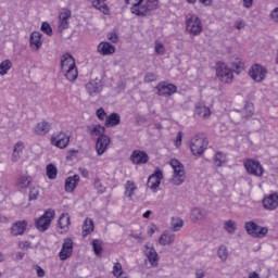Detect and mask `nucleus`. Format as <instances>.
Here are the masks:
<instances>
[{
    "label": "nucleus",
    "mask_w": 278,
    "mask_h": 278,
    "mask_svg": "<svg viewBox=\"0 0 278 278\" xmlns=\"http://www.w3.org/2000/svg\"><path fill=\"white\" fill-rule=\"evenodd\" d=\"M125 3L132 5L130 12L136 16H147L151 10L160 8V0H147L146 3L144 0H125Z\"/></svg>",
    "instance_id": "nucleus-1"
},
{
    "label": "nucleus",
    "mask_w": 278,
    "mask_h": 278,
    "mask_svg": "<svg viewBox=\"0 0 278 278\" xmlns=\"http://www.w3.org/2000/svg\"><path fill=\"white\" fill-rule=\"evenodd\" d=\"M61 71L68 81L77 79L79 72L77 71V65H75V59L71 54H64L61 58Z\"/></svg>",
    "instance_id": "nucleus-2"
},
{
    "label": "nucleus",
    "mask_w": 278,
    "mask_h": 278,
    "mask_svg": "<svg viewBox=\"0 0 278 278\" xmlns=\"http://www.w3.org/2000/svg\"><path fill=\"white\" fill-rule=\"evenodd\" d=\"M169 165L173 168L170 184L174 186H181L184 181H186V167H184V164L176 159H172Z\"/></svg>",
    "instance_id": "nucleus-3"
},
{
    "label": "nucleus",
    "mask_w": 278,
    "mask_h": 278,
    "mask_svg": "<svg viewBox=\"0 0 278 278\" xmlns=\"http://www.w3.org/2000/svg\"><path fill=\"white\" fill-rule=\"evenodd\" d=\"M55 218V210L48 208L40 217L35 219V226L38 231H47Z\"/></svg>",
    "instance_id": "nucleus-4"
},
{
    "label": "nucleus",
    "mask_w": 278,
    "mask_h": 278,
    "mask_svg": "<svg viewBox=\"0 0 278 278\" xmlns=\"http://www.w3.org/2000/svg\"><path fill=\"white\" fill-rule=\"evenodd\" d=\"M186 29L191 36H199L203 31V24L199 16L194 14L187 15Z\"/></svg>",
    "instance_id": "nucleus-5"
},
{
    "label": "nucleus",
    "mask_w": 278,
    "mask_h": 278,
    "mask_svg": "<svg viewBox=\"0 0 278 278\" xmlns=\"http://www.w3.org/2000/svg\"><path fill=\"white\" fill-rule=\"evenodd\" d=\"M50 142L52 147H56V149H66L71 142V135L62 130L53 132L51 135Z\"/></svg>",
    "instance_id": "nucleus-6"
},
{
    "label": "nucleus",
    "mask_w": 278,
    "mask_h": 278,
    "mask_svg": "<svg viewBox=\"0 0 278 278\" xmlns=\"http://www.w3.org/2000/svg\"><path fill=\"white\" fill-rule=\"evenodd\" d=\"M216 77L222 84H231L233 81V70L228 67L225 63H217Z\"/></svg>",
    "instance_id": "nucleus-7"
},
{
    "label": "nucleus",
    "mask_w": 278,
    "mask_h": 278,
    "mask_svg": "<svg viewBox=\"0 0 278 278\" xmlns=\"http://www.w3.org/2000/svg\"><path fill=\"white\" fill-rule=\"evenodd\" d=\"M249 76L257 84L265 81L268 77V68L262 64H253L249 70Z\"/></svg>",
    "instance_id": "nucleus-8"
},
{
    "label": "nucleus",
    "mask_w": 278,
    "mask_h": 278,
    "mask_svg": "<svg viewBox=\"0 0 278 278\" xmlns=\"http://www.w3.org/2000/svg\"><path fill=\"white\" fill-rule=\"evenodd\" d=\"M208 141L205 137L195 136L191 139L190 150L192 155H203L207 149Z\"/></svg>",
    "instance_id": "nucleus-9"
},
{
    "label": "nucleus",
    "mask_w": 278,
    "mask_h": 278,
    "mask_svg": "<svg viewBox=\"0 0 278 278\" xmlns=\"http://www.w3.org/2000/svg\"><path fill=\"white\" fill-rule=\"evenodd\" d=\"M244 167L250 175H254L255 177H262L264 175V167H262L260 161L248 159L244 161Z\"/></svg>",
    "instance_id": "nucleus-10"
},
{
    "label": "nucleus",
    "mask_w": 278,
    "mask_h": 278,
    "mask_svg": "<svg viewBox=\"0 0 278 278\" xmlns=\"http://www.w3.org/2000/svg\"><path fill=\"white\" fill-rule=\"evenodd\" d=\"M245 229L249 236L253 238H264L268 233V228L257 226L254 222H249L245 224Z\"/></svg>",
    "instance_id": "nucleus-11"
},
{
    "label": "nucleus",
    "mask_w": 278,
    "mask_h": 278,
    "mask_svg": "<svg viewBox=\"0 0 278 278\" xmlns=\"http://www.w3.org/2000/svg\"><path fill=\"white\" fill-rule=\"evenodd\" d=\"M85 88L89 97H97V94L103 92V80H101L100 78L90 79L86 84Z\"/></svg>",
    "instance_id": "nucleus-12"
},
{
    "label": "nucleus",
    "mask_w": 278,
    "mask_h": 278,
    "mask_svg": "<svg viewBox=\"0 0 278 278\" xmlns=\"http://www.w3.org/2000/svg\"><path fill=\"white\" fill-rule=\"evenodd\" d=\"M71 255H73V239L66 238L63 240L61 251L59 252V257L61 262H65V260H68Z\"/></svg>",
    "instance_id": "nucleus-13"
},
{
    "label": "nucleus",
    "mask_w": 278,
    "mask_h": 278,
    "mask_svg": "<svg viewBox=\"0 0 278 278\" xmlns=\"http://www.w3.org/2000/svg\"><path fill=\"white\" fill-rule=\"evenodd\" d=\"M110 142H112V140L106 135H102L98 138L96 142V151L98 155H103V153L110 149Z\"/></svg>",
    "instance_id": "nucleus-14"
},
{
    "label": "nucleus",
    "mask_w": 278,
    "mask_h": 278,
    "mask_svg": "<svg viewBox=\"0 0 278 278\" xmlns=\"http://www.w3.org/2000/svg\"><path fill=\"white\" fill-rule=\"evenodd\" d=\"M157 94L161 97H170V94H175L177 92V86L168 83H161L156 87Z\"/></svg>",
    "instance_id": "nucleus-15"
},
{
    "label": "nucleus",
    "mask_w": 278,
    "mask_h": 278,
    "mask_svg": "<svg viewBox=\"0 0 278 278\" xmlns=\"http://www.w3.org/2000/svg\"><path fill=\"white\" fill-rule=\"evenodd\" d=\"M162 179H164V174H162V172L160 170H156L149 177L148 188H150V190H157V188H160V185L162 184Z\"/></svg>",
    "instance_id": "nucleus-16"
},
{
    "label": "nucleus",
    "mask_w": 278,
    "mask_h": 278,
    "mask_svg": "<svg viewBox=\"0 0 278 278\" xmlns=\"http://www.w3.org/2000/svg\"><path fill=\"white\" fill-rule=\"evenodd\" d=\"M130 161L132 164H147L149 162V154L142 150H135L130 155Z\"/></svg>",
    "instance_id": "nucleus-17"
},
{
    "label": "nucleus",
    "mask_w": 278,
    "mask_h": 278,
    "mask_svg": "<svg viewBox=\"0 0 278 278\" xmlns=\"http://www.w3.org/2000/svg\"><path fill=\"white\" fill-rule=\"evenodd\" d=\"M58 227L61 233H68V229H71V215L68 213H63L59 217Z\"/></svg>",
    "instance_id": "nucleus-18"
},
{
    "label": "nucleus",
    "mask_w": 278,
    "mask_h": 278,
    "mask_svg": "<svg viewBox=\"0 0 278 278\" xmlns=\"http://www.w3.org/2000/svg\"><path fill=\"white\" fill-rule=\"evenodd\" d=\"M144 254L150 262L151 266L155 267L157 266L160 262V257L157 256V252L155 251V248L146 245L144 247Z\"/></svg>",
    "instance_id": "nucleus-19"
},
{
    "label": "nucleus",
    "mask_w": 278,
    "mask_h": 278,
    "mask_svg": "<svg viewBox=\"0 0 278 278\" xmlns=\"http://www.w3.org/2000/svg\"><path fill=\"white\" fill-rule=\"evenodd\" d=\"M98 53H100V55H113V53H116V47L108 41H101L98 45Z\"/></svg>",
    "instance_id": "nucleus-20"
},
{
    "label": "nucleus",
    "mask_w": 278,
    "mask_h": 278,
    "mask_svg": "<svg viewBox=\"0 0 278 278\" xmlns=\"http://www.w3.org/2000/svg\"><path fill=\"white\" fill-rule=\"evenodd\" d=\"M33 131L36 136H46V134L51 131V124L46 121L39 122L34 126Z\"/></svg>",
    "instance_id": "nucleus-21"
},
{
    "label": "nucleus",
    "mask_w": 278,
    "mask_h": 278,
    "mask_svg": "<svg viewBox=\"0 0 278 278\" xmlns=\"http://www.w3.org/2000/svg\"><path fill=\"white\" fill-rule=\"evenodd\" d=\"M263 205L265 210H277L278 207V194L271 193L268 197L264 198Z\"/></svg>",
    "instance_id": "nucleus-22"
},
{
    "label": "nucleus",
    "mask_w": 278,
    "mask_h": 278,
    "mask_svg": "<svg viewBox=\"0 0 278 278\" xmlns=\"http://www.w3.org/2000/svg\"><path fill=\"white\" fill-rule=\"evenodd\" d=\"M71 16H72V13H71V10H63L61 13H60V24H59V29L62 31L64 29H68V21H71Z\"/></svg>",
    "instance_id": "nucleus-23"
},
{
    "label": "nucleus",
    "mask_w": 278,
    "mask_h": 278,
    "mask_svg": "<svg viewBox=\"0 0 278 278\" xmlns=\"http://www.w3.org/2000/svg\"><path fill=\"white\" fill-rule=\"evenodd\" d=\"M79 184V175L70 176L65 179V192H75Z\"/></svg>",
    "instance_id": "nucleus-24"
},
{
    "label": "nucleus",
    "mask_w": 278,
    "mask_h": 278,
    "mask_svg": "<svg viewBox=\"0 0 278 278\" xmlns=\"http://www.w3.org/2000/svg\"><path fill=\"white\" fill-rule=\"evenodd\" d=\"M30 47L35 51H38L42 47V34L40 31H34L30 35Z\"/></svg>",
    "instance_id": "nucleus-25"
},
{
    "label": "nucleus",
    "mask_w": 278,
    "mask_h": 278,
    "mask_svg": "<svg viewBox=\"0 0 278 278\" xmlns=\"http://www.w3.org/2000/svg\"><path fill=\"white\" fill-rule=\"evenodd\" d=\"M23 151H25V143L17 142L13 147V153H12V162H18L21 157H23Z\"/></svg>",
    "instance_id": "nucleus-26"
},
{
    "label": "nucleus",
    "mask_w": 278,
    "mask_h": 278,
    "mask_svg": "<svg viewBox=\"0 0 278 278\" xmlns=\"http://www.w3.org/2000/svg\"><path fill=\"white\" fill-rule=\"evenodd\" d=\"M26 229H27L26 220L17 222L12 226L11 233L13 236H23Z\"/></svg>",
    "instance_id": "nucleus-27"
},
{
    "label": "nucleus",
    "mask_w": 278,
    "mask_h": 278,
    "mask_svg": "<svg viewBox=\"0 0 278 278\" xmlns=\"http://www.w3.org/2000/svg\"><path fill=\"white\" fill-rule=\"evenodd\" d=\"M173 242H175V233H173V232L165 231L159 238V244L161 247L170 245V244H173Z\"/></svg>",
    "instance_id": "nucleus-28"
},
{
    "label": "nucleus",
    "mask_w": 278,
    "mask_h": 278,
    "mask_svg": "<svg viewBox=\"0 0 278 278\" xmlns=\"http://www.w3.org/2000/svg\"><path fill=\"white\" fill-rule=\"evenodd\" d=\"M92 8L96 10H99L102 12V14H110V8H108V4H105V1L108 0H89Z\"/></svg>",
    "instance_id": "nucleus-29"
},
{
    "label": "nucleus",
    "mask_w": 278,
    "mask_h": 278,
    "mask_svg": "<svg viewBox=\"0 0 278 278\" xmlns=\"http://www.w3.org/2000/svg\"><path fill=\"white\" fill-rule=\"evenodd\" d=\"M31 184V176L25 174L17 178L16 180V187L21 190H25V188H29Z\"/></svg>",
    "instance_id": "nucleus-30"
},
{
    "label": "nucleus",
    "mask_w": 278,
    "mask_h": 278,
    "mask_svg": "<svg viewBox=\"0 0 278 278\" xmlns=\"http://www.w3.org/2000/svg\"><path fill=\"white\" fill-rule=\"evenodd\" d=\"M195 114L201 118H210L212 111L205 104L200 103L195 105Z\"/></svg>",
    "instance_id": "nucleus-31"
},
{
    "label": "nucleus",
    "mask_w": 278,
    "mask_h": 278,
    "mask_svg": "<svg viewBox=\"0 0 278 278\" xmlns=\"http://www.w3.org/2000/svg\"><path fill=\"white\" fill-rule=\"evenodd\" d=\"M94 231V222L90 218H86L83 224V238L90 236Z\"/></svg>",
    "instance_id": "nucleus-32"
},
{
    "label": "nucleus",
    "mask_w": 278,
    "mask_h": 278,
    "mask_svg": "<svg viewBox=\"0 0 278 278\" xmlns=\"http://www.w3.org/2000/svg\"><path fill=\"white\" fill-rule=\"evenodd\" d=\"M116 125H121V115L118 113H112L106 116L105 127H116Z\"/></svg>",
    "instance_id": "nucleus-33"
},
{
    "label": "nucleus",
    "mask_w": 278,
    "mask_h": 278,
    "mask_svg": "<svg viewBox=\"0 0 278 278\" xmlns=\"http://www.w3.org/2000/svg\"><path fill=\"white\" fill-rule=\"evenodd\" d=\"M87 131L90 136H103L105 134V127L101 125H90L87 127Z\"/></svg>",
    "instance_id": "nucleus-34"
},
{
    "label": "nucleus",
    "mask_w": 278,
    "mask_h": 278,
    "mask_svg": "<svg viewBox=\"0 0 278 278\" xmlns=\"http://www.w3.org/2000/svg\"><path fill=\"white\" fill-rule=\"evenodd\" d=\"M191 220H203L205 218V211L200 208V207H194L191 210V215H190Z\"/></svg>",
    "instance_id": "nucleus-35"
},
{
    "label": "nucleus",
    "mask_w": 278,
    "mask_h": 278,
    "mask_svg": "<svg viewBox=\"0 0 278 278\" xmlns=\"http://www.w3.org/2000/svg\"><path fill=\"white\" fill-rule=\"evenodd\" d=\"M215 166H225L227 164V154L223 152H216L213 159Z\"/></svg>",
    "instance_id": "nucleus-36"
},
{
    "label": "nucleus",
    "mask_w": 278,
    "mask_h": 278,
    "mask_svg": "<svg viewBox=\"0 0 278 278\" xmlns=\"http://www.w3.org/2000/svg\"><path fill=\"white\" fill-rule=\"evenodd\" d=\"M136 190H138L136 182L128 180L125 184V197H128V199H131V197H134Z\"/></svg>",
    "instance_id": "nucleus-37"
},
{
    "label": "nucleus",
    "mask_w": 278,
    "mask_h": 278,
    "mask_svg": "<svg viewBox=\"0 0 278 278\" xmlns=\"http://www.w3.org/2000/svg\"><path fill=\"white\" fill-rule=\"evenodd\" d=\"M112 273L116 278H128L127 273L123 270V265H121V263H114Z\"/></svg>",
    "instance_id": "nucleus-38"
},
{
    "label": "nucleus",
    "mask_w": 278,
    "mask_h": 278,
    "mask_svg": "<svg viewBox=\"0 0 278 278\" xmlns=\"http://www.w3.org/2000/svg\"><path fill=\"white\" fill-rule=\"evenodd\" d=\"M46 175L48 179H56L58 178V166L53 163H50L46 167Z\"/></svg>",
    "instance_id": "nucleus-39"
},
{
    "label": "nucleus",
    "mask_w": 278,
    "mask_h": 278,
    "mask_svg": "<svg viewBox=\"0 0 278 278\" xmlns=\"http://www.w3.org/2000/svg\"><path fill=\"white\" fill-rule=\"evenodd\" d=\"M230 65L232 68H236L237 73H241V71H244V61L240 58H235L230 60Z\"/></svg>",
    "instance_id": "nucleus-40"
},
{
    "label": "nucleus",
    "mask_w": 278,
    "mask_h": 278,
    "mask_svg": "<svg viewBox=\"0 0 278 278\" xmlns=\"http://www.w3.org/2000/svg\"><path fill=\"white\" fill-rule=\"evenodd\" d=\"M10 68H12V61L10 60H4L0 63V75H8L10 72Z\"/></svg>",
    "instance_id": "nucleus-41"
},
{
    "label": "nucleus",
    "mask_w": 278,
    "mask_h": 278,
    "mask_svg": "<svg viewBox=\"0 0 278 278\" xmlns=\"http://www.w3.org/2000/svg\"><path fill=\"white\" fill-rule=\"evenodd\" d=\"M253 112H254L253 103L248 102L245 103L242 110V116H244L245 118H251V116H253Z\"/></svg>",
    "instance_id": "nucleus-42"
},
{
    "label": "nucleus",
    "mask_w": 278,
    "mask_h": 278,
    "mask_svg": "<svg viewBox=\"0 0 278 278\" xmlns=\"http://www.w3.org/2000/svg\"><path fill=\"white\" fill-rule=\"evenodd\" d=\"M184 227V219L181 217L172 218V229L173 231H179Z\"/></svg>",
    "instance_id": "nucleus-43"
},
{
    "label": "nucleus",
    "mask_w": 278,
    "mask_h": 278,
    "mask_svg": "<svg viewBox=\"0 0 278 278\" xmlns=\"http://www.w3.org/2000/svg\"><path fill=\"white\" fill-rule=\"evenodd\" d=\"M217 255L222 262H227V257H229V252L227 251V247L222 245L217 251Z\"/></svg>",
    "instance_id": "nucleus-44"
},
{
    "label": "nucleus",
    "mask_w": 278,
    "mask_h": 278,
    "mask_svg": "<svg viewBox=\"0 0 278 278\" xmlns=\"http://www.w3.org/2000/svg\"><path fill=\"white\" fill-rule=\"evenodd\" d=\"M154 51L159 55H164V52L166 51V48L164 47V43H162L160 41H155V43H154Z\"/></svg>",
    "instance_id": "nucleus-45"
},
{
    "label": "nucleus",
    "mask_w": 278,
    "mask_h": 278,
    "mask_svg": "<svg viewBox=\"0 0 278 278\" xmlns=\"http://www.w3.org/2000/svg\"><path fill=\"white\" fill-rule=\"evenodd\" d=\"M41 31H43V34H47V36H52L53 28H51V25L49 23L43 22L41 24Z\"/></svg>",
    "instance_id": "nucleus-46"
},
{
    "label": "nucleus",
    "mask_w": 278,
    "mask_h": 278,
    "mask_svg": "<svg viewBox=\"0 0 278 278\" xmlns=\"http://www.w3.org/2000/svg\"><path fill=\"white\" fill-rule=\"evenodd\" d=\"M92 249L97 255H101V251H103V248L101 247L100 240H93L92 241Z\"/></svg>",
    "instance_id": "nucleus-47"
},
{
    "label": "nucleus",
    "mask_w": 278,
    "mask_h": 278,
    "mask_svg": "<svg viewBox=\"0 0 278 278\" xmlns=\"http://www.w3.org/2000/svg\"><path fill=\"white\" fill-rule=\"evenodd\" d=\"M225 229L228 233H233L236 231V223L228 220L225 223Z\"/></svg>",
    "instance_id": "nucleus-48"
},
{
    "label": "nucleus",
    "mask_w": 278,
    "mask_h": 278,
    "mask_svg": "<svg viewBox=\"0 0 278 278\" xmlns=\"http://www.w3.org/2000/svg\"><path fill=\"white\" fill-rule=\"evenodd\" d=\"M156 231H160V228L155 224H150L147 227V233L148 236H153Z\"/></svg>",
    "instance_id": "nucleus-49"
},
{
    "label": "nucleus",
    "mask_w": 278,
    "mask_h": 278,
    "mask_svg": "<svg viewBox=\"0 0 278 278\" xmlns=\"http://www.w3.org/2000/svg\"><path fill=\"white\" fill-rule=\"evenodd\" d=\"M39 194H40V188L34 187V188L30 189L29 199L30 200H36V199H38Z\"/></svg>",
    "instance_id": "nucleus-50"
},
{
    "label": "nucleus",
    "mask_w": 278,
    "mask_h": 278,
    "mask_svg": "<svg viewBox=\"0 0 278 278\" xmlns=\"http://www.w3.org/2000/svg\"><path fill=\"white\" fill-rule=\"evenodd\" d=\"M156 80H157V74L155 73H147L144 76V81H147L148 84Z\"/></svg>",
    "instance_id": "nucleus-51"
},
{
    "label": "nucleus",
    "mask_w": 278,
    "mask_h": 278,
    "mask_svg": "<svg viewBox=\"0 0 278 278\" xmlns=\"http://www.w3.org/2000/svg\"><path fill=\"white\" fill-rule=\"evenodd\" d=\"M108 40H110V42H118V34H116V31H111L106 35Z\"/></svg>",
    "instance_id": "nucleus-52"
},
{
    "label": "nucleus",
    "mask_w": 278,
    "mask_h": 278,
    "mask_svg": "<svg viewBox=\"0 0 278 278\" xmlns=\"http://www.w3.org/2000/svg\"><path fill=\"white\" fill-rule=\"evenodd\" d=\"M97 117L99 121H105L108 118V114L105 113V110L103 109H98L96 112Z\"/></svg>",
    "instance_id": "nucleus-53"
},
{
    "label": "nucleus",
    "mask_w": 278,
    "mask_h": 278,
    "mask_svg": "<svg viewBox=\"0 0 278 278\" xmlns=\"http://www.w3.org/2000/svg\"><path fill=\"white\" fill-rule=\"evenodd\" d=\"M184 138V132L179 131L176 136V139L174 140V144L177 149H179V147H181V140Z\"/></svg>",
    "instance_id": "nucleus-54"
},
{
    "label": "nucleus",
    "mask_w": 278,
    "mask_h": 278,
    "mask_svg": "<svg viewBox=\"0 0 278 278\" xmlns=\"http://www.w3.org/2000/svg\"><path fill=\"white\" fill-rule=\"evenodd\" d=\"M269 18H270V21H273L274 23H278V7L275 8V9L270 12Z\"/></svg>",
    "instance_id": "nucleus-55"
},
{
    "label": "nucleus",
    "mask_w": 278,
    "mask_h": 278,
    "mask_svg": "<svg viewBox=\"0 0 278 278\" xmlns=\"http://www.w3.org/2000/svg\"><path fill=\"white\" fill-rule=\"evenodd\" d=\"M235 27L236 29H244V27H247V22H244V20H237L235 22Z\"/></svg>",
    "instance_id": "nucleus-56"
},
{
    "label": "nucleus",
    "mask_w": 278,
    "mask_h": 278,
    "mask_svg": "<svg viewBox=\"0 0 278 278\" xmlns=\"http://www.w3.org/2000/svg\"><path fill=\"white\" fill-rule=\"evenodd\" d=\"M204 277H205V269L204 268L195 269V278H204Z\"/></svg>",
    "instance_id": "nucleus-57"
},
{
    "label": "nucleus",
    "mask_w": 278,
    "mask_h": 278,
    "mask_svg": "<svg viewBox=\"0 0 278 278\" xmlns=\"http://www.w3.org/2000/svg\"><path fill=\"white\" fill-rule=\"evenodd\" d=\"M94 188H97V190L100 192H105V187H103V185H101L100 180L94 181Z\"/></svg>",
    "instance_id": "nucleus-58"
},
{
    "label": "nucleus",
    "mask_w": 278,
    "mask_h": 278,
    "mask_svg": "<svg viewBox=\"0 0 278 278\" xmlns=\"http://www.w3.org/2000/svg\"><path fill=\"white\" fill-rule=\"evenodd\" d=\"M35 270H36V273H37V277H45V275H46V273H45V269H42V267H40V266H36L35 267Z\"/></svg>",
    "instance_id": "nucleus-59"
},
{
    "label": "nucleus",
    "mask_w": 278,
    "mask_h": 278,
    "mask_svg": "<svg viewBox=\"0 0 278 278\" xmlns=\"http://www.w3.org/2000/svg\"><path fill=\"white\" fill-rule=\"evenodd\" d=\"M132 238H135V240H138L139 242H142L144 240V235H142V232H136L132 233Z\"/></svg>",
    "instance_id": "nucleus-60"
},
{
    "label": "nucleus",
    "mask_w": 278,
    "mask_h": 278,
    "mask_svg": "<svg viewBox=\"0 0 278 278\" xmlns=\"http://www.w3.org/2000/svg\"><path fill=\"white\" fill-rule=\"evenodd\" d=\"M79 172H80L81 176L85 178H88V176L90 175V173L86 168H80Z\"/></svg>",
    "instance_id": "nucleus-61"
},
{
    "label": "nucleus",
    "mask_w": 278,
    "mask_h": 278,
    "mask_svg": "<svg viewBox=\"0 0 278 278\" xmlns=\"http://www.w3.org/2000/svg\"><path fill=\"white\" fill-rule=\"evenodd\" d=\"M244 8H251L253 5V0H243Z\"/></svg>",
    "instance_id": "nucleus-62"
},
{
    "label": "nucleus",
    "mask_w": 278,
    "mask_h": 278,
    "mask_svg": "<svg viewBox=\"0 0 278 278\" xmlns=\"http://www.w3.org/2000/svg\"><path fill=\"white\" fill-rule=\"evenodd\" d=\"M249 278H260V274H257L256 271H251L249 274Z\"/></svg>",
    "instance_id": "nucleus-63"
},
{
    "label": "nucleus",
    "mask_w": 278,
    "mask_h": 278,
    "mask_svg": "<svg viewBox=\"0 0 278 278\" xmlns=\"http://www.w3.org/2000/svg\"><path fill=\"white\" fill-rule=\"evenodd\" d=\"M200 3H202V5H212V0H200Z\"/></svg>",
    "instance_id": "nucleus-64"
}]
</instances>
